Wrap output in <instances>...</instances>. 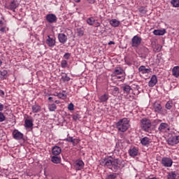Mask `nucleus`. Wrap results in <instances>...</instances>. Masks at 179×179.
Wrapping results in <instances>:
<instances>
[{"label": "nucleus", "instance_id": "c03bdc74", "mask_svg": "<svg viewBox=\"0 0 179 179\" xmlns=\"http://www.w3.org/2000/svg\"><path fill=\"white\" fill-rule=\"evenodd\" d=\"M64 58L65 59H69L71 58V53L69 52L65 53L64 55Z\"/></svg>", "mask_w": 179, "mask_h": 179}, {"label": "nucleus", "instance_id": "9b49d317", "mask_svg": "<svg viewBox=\"0 0 179 179\" xmlns=\"http://www.w3.org/2000/svg\"><path fill=\"white\" fill-rule=\"evenodd\" d=\"M74 167L77 171L83 170V167H85V163L80 159L76 160L74 164Z\"/></svg>", "mask_w": 179, "mask_h": 179}, {"label": "nucleus", "instance_id": "473e14b6", "mask_svg": "<svg viewBox=\"0 0 179 179\" xmlns=\"http://www.w3.org/2000/svg\"><path fill=\"white\" fill-rule=\"evenodd\" d=\"M117 176H118V173H113L107 175L106 176L105 179H115V178H117Z\"/></svg>", "mask_w": 179, "mask_h": 179}, {"label": "nucleus", "instance_id": "a211bd4d", "mask_svg": "<svg viewBox=\"0 0 179 179\" xmlns=\"http://www.w3.org/2000/svg\"><path fill=\"white\" fill-rule=\"evenodd\" d=\"M61 152H62V149L58 146H55L52 149V153L54 156H59V155H61Z\"/></svg>", "mask_w": 179, "mask_h": 179}, {"label": "nucleus", "instance_id": "4468645a", "mask_svg": "<svg viewBox=\"0 0 179 179\" xmlns=\"http://www.w3.org/2000/svg\"><path fill=\"white\" fill-rule=\"evenodd\" d=\"M17 6H19V5L15 1H10L9 4L6 3V8H7L8 9H10L11 10H13L14 12H15V9H16Z\"/></svg>", "mask_w": 179, "mask_h": 179}, {"label": "nucleus", "instance_id": "9d476101", "mask_svg": "<svg viewBox=\"0 0 179 179\" xmlns=\"http://www.w3.org/2000/svg\"><path fill=\"white\" fill-rule=\"evenodd\" d=\"M45 43L48 47L52 48L53 47H55V44L57 42L55 41V38H51L50 35H48Z\"/></svg>", "mask_w": 179, "mask_h": 179}, {"label": "nucleus", "instance_id": "aec40b11", "mask_svg": "<svg viewBox=\"0 0 179 179\" xmlns=\"http://www.w3.org/2000/svg\"><path fill=\"white\" fill-rule=\"evenodd\" d=\"M124 73V69L121 67H116L113 73V76H117V75H122Z\"/></svg>", "mask_w": 179, "mask_h": 179}, {"label": "nucleus", "instance_id": "7c9ffc66", "mask_svg": "<svg viewBox=\"0 0 179 179\" xmlns=\"http://www.w3.org/2000/svg\"><path fill=\"white\" fill-rule=\"evenodd\" d=\"M101 103H106L108 100V94H104L99 97Z\"/></svg>", "mask_w": 179, "mask_h": 179}, {"label": "nucleus", "instance_id": "ddd939ff", "mask_svg": "<svg viewBox=\"0 0 179 179\" xmlns=\"http://www.w3.org/2000/svg\"><path fill=\"white\" fill-rule=\"evenodd\" d=\"M138 71L141 72L142 75H146L148 73H152V69L150 68L146 69V66H141L138 68Z\"/></svg>", "mask_w": 179, "mask_h": 179}, {"label": "nucleus", "instance_id": "5fc2aeb1", "mask_svg": "<svg viewBox=\"0 0 179 179\" xmlns=\"http://www.w3.org/2000/svg\"><path fill=\"white\" fill-rule=\"evenodd\" d=\"M114 92H118V90H120V89L117 87H115L114 89H113Z\"/></svg>", "mask_w": 179, "mask_h": 179}, {"label": "nucleus", "instance_id": "4be33fe9", "mask_svg": "<svg viewBox=\"0 0 179 179\" xmlns=\"http://www.w3.org/2000/svg\"><path fill=\"white\" fill-rule=\"evenodd\" d=\"M109 23L112 27H118L120 26V22L117 19H112L109 21Z\"/></svg>", "mask_w": 179, "mask_h": 179}, {"label": "nucleus", "instance_id": "4d7b16f0", "mask_svg": "<svg viewBox=\"0 0 179 179\" xmlns=\"http://www.w3.org/2000/svg\"><path fill=\"white\" fill-rule=\"evenodd\" d=\"M111 44H115V43L114 41H110L108 45H111Z\"/></svg>", "mask_w": 179, "mask_h": 179}, {"label": "nucleus", "instance_id": "f8f14e48", "mask_svg": "<svg viewBox=\"0 0 179 179\" xmlns=\"http://www.w3.org/2000/svg\"><path fill=\"white\" fill-rule=\"evenodd\" d=\"M46 20L48 23H56L57 18L55 14H48L46 15Z\"/></svg>", "mask_w": 179, "mask_h": 179}, {"label": "nucleus", "instance_id": "dca6fc26", "mask_svg": "<svg viewBox=\"0 0 179 179\" xmlns=\"http://www.w3.org/2000/svg\"><path fill=\"white\" fill-rule=\"evenodd\" d=\"M153 109L155 113H157L158 114H160L163 110V107H162V105L157 102H155L153 103Z\"/></svg>", "mask_w": 179, "mask_h": 179}, {"label": "nucleus", "instance_id": "a878e982", "mask_svg": "<svg viewBox=\"0 0 179 179\" xmlns=\"http://www.w3.org/2000/svg\"><path fill=\"white\" fill-rule=\"evenodd\" d=\"M25 128H33V120L26 119L24 121Z\"/></svg>", "mask_w": 179, "mask_h": 179}, {"label": "nucleus", "instance_id": "2eb2a0df", "mask_svg": "<svg viewBox=\"0 0 179 179\" xmlns=\"http://www.w3.org/2000/svg\"><path fill=\"white\" fill-rule=\"evenodd\" d=\"M65 141H66V142H71L73 145V146H76V145H78V143H79L80 142V140L78 139V138H73V137L72 136H69L67 137Z\"/></svg>", "mask_w": 179, "mask_h": 179}, {"label": "nucleus", "instance_id": "0e129e2a", "mask_svg": "<svg viewBox=\"0 0 179 179\" xmlns=\"http://www.w3.org/2000/svg\"><path fill=\"white\" fill-rule=\"evenodd\" d=\"M1 108H3V105H1Z\"/></svg>", "mask_w": 179, "mask_h": 179}, {"label": "nucleus", "instance_id": "8fccbe9b", "mask_svg": "<svg viewBox=\"0 0 179 179\" xmlns=\"http://www.w3.org/2000/svg\"><path fill=\"white\" fill-rule=\"evenodd\" d=\"M6 30H8V28H6V27H3L1 29V31H2L3 33L6 31Z\"/></svg>", "mask_w": 179, "mask_h": 179}, {"label": "nucleus", "instance_id": "de8ad7c7", "mask_svg": "<svg viewBox=\"0 0 179 179\" xmlns=\"http://www.w3.org/2000/svg\"><path fill=\"white\" fill-rule=\"evenodd\" d=\"M5 121V115H3V113H1V122Z\"/></svg>", "mask_w": 179, "mask_h": 179}, {"label": "nucleus", "instance_id": "412c9836", "mask_svg": "<svg viewBox=\"0 0 179 179\" xmlns=\"http://www.w3.org/2000/svg\"><path fill=\"white\" fill-rule=\"evenodd\" d=\"M150 138L148 137H143L141 140V143L143 145V146H148V145H150Z\"/></svg>", "mask_w": 179, "mask_h": 179}, {"label": "nucleus", "instance_id": "2f4dec72", "mask_svg": "<svg viewBox=\"0 0 179 179\" xmlns=\"http://www.w3.org/2000/svg\"><path fill=\"white\" fill-rule=\"evenodd\" d=\"M96 22V19H94L93 17H90L87 19V23L89 24V26H93L94 23Z\"/></svg>", "mask_w": 179, "mask_h": 179}, {"label": "nucleus", "instance_id": "603ef678", "mask_svg": "<svg viewBox=\"0 0 179 179\" xmlns=\"http://www.w3.org/2000/svg\"><path fill=\"white\" fill-rule=\"evenodd\" d=\"M95 27H100V22H95Z\"/></svg>", "mask_w": 179, "mask_h": 179}, {"label": "nucleus", "instance_id": "69168bd1", "mask_svg": "<svg viewBox=\"0 0 179 179\" xmlns=\"http://www.w3.org/2000/svg\"><path fill=\"white\" fill-rule=\"evenodd\" d=\"M53 96H57V93H56V94H53Z\"/></svg>", "mask_w": 179, "mask_h": 179}, {"label": "nucleus", "instance_id": "bb28decb", "mask_svg": "<svg viewBox=\"0 0 179 179\" xmlns=\"http://www.w3.org/2000/svg\"><path fill=\"white\" fill-rule=\"evenodd\" d=\"M166 178L167 179H176V178H177V173H176V171H171V172L168 173V174L166 176Z\"/></svg>", "mask_w": 179, "mask_h": 179}, {"label": "nucleus", "instance_id": "3c124183", "mask_svg": "<svg viewBox=\"0 0 179 179\" xmlns=\"http://www.w3.org/2000/svg\"><path fill=\"white\" fill-rule=\"evenodd\" d=\"M48 101H50V103H52V101H54V98L52 96H49Z\"/></svg>", "mask_w": 179, "mask_h": 179}, {"label": "nucleus", "instance_id": "f03ea898", "mask_svg": "<svg viewBox=\"0 0 179 179\" xmlns=\"http://www.w3.org/2000/svg\"><path fill=\"white\" fill-rule=\"evenodd\" d=\"M140 127L145 132H150L152 122L148 118H143L140 122Z\"/></svg>", "mask_w": 179, "mask_h": 179}, {"label": "nucleus", "instance_id": "39448f33", "mask_svg": "<svg viewBox=\"0 0 179 179\" xmlns=\"http://www.w3.org/2000/svg\"><path fill=\"white\" fill-rule=\"evenodd\" d=\"M141 43H142V38L136 35L131 39V47L138 48L141 45Z\"/></svg>", "mask_w": 179, "mask_h": 179}, {"label": "nucleus", "instance_id": "393cba45", "mask_svg": "<svg viewBox=\"0 0 179 179\" xmlns=\"http://www.w3.org/2000/svg\"><path fill=\"white\" fill-rule=\"evenodd\" d=\"M122 90H123L124 93H126L127 94H129L131 92V90H132V88L129 85H123L122 87Z\"/></svg>", "mask_w": 179, "mask_h": 179}, {"label": "nucleus", "instance_id": "4c0bfd02", "mask_svg": "<svg viewBox=\"0 0 179 179\" xmlns=\"http://www.w3.org/2000/svg\"><path fill=\"white\" fill-rule=\"evenodd\" d=\"M56 97H59V99H64L66 97V94L59 92V93H57Z\"/></svg>", "mask_w": 179, "mask_h": 179}, {"label": "nucleus", "instance_id": "f704fd0d", "mask_svg": "<svg viewBox=\"0 0 179 179\" xmlns=\"http://www.w3.org/2000/svg\"><path fill=\"white\" fill-rule=\"evenodd\" d=\"M171 3L173 8H179V0H171Z\"/></svg>", "mask_w": 179, "mask_h": 179}, {"label": "nucleus", "instance_id": "338daca9", "mask_svg": "<svg viewBox=\"0 0 179 179\" xmlns=\"http://www.w3.org/2000/svg\"><path fill=\"white\" fill-rule=\"evenodd\" d=\"M0 121H1V112H0Z\"/></svg>", "mask_w": 179, "mask_h": 179}, {"label": "nucleus", "instance_id": "72a5a7b5", "mask_svg": "<svg viewBox=\"0 0 179 179\" xmlns=\"http://www.w3.org/2000/svg\"><path fill=\"white\" fill-rule=\"evenodd\" d=\"M165 108H166V110H171V108H173V101H169L168 102H166Z\"/></svg>", "mask_w": 179, "mask_h": 179}, {"label": "nucleus", "instance_id": "052dcab7", "mask_svg": "<svg viewBox=\"0 0 179 179\" xmlns=\"http://www.w3.org/2000/svg\"><path fill=\"white\" fill-rule=\"evenodd\" d=\"M148 179H157V178L153 177V178H149Z\"/></svg>", "mask_w": 179, "mask_h": 179}, {"label": "nucleus", "instance_id": "0eeeda50", "mask_svg": "<svg viewBox=\"0 0 179 179\" xmlns=\"http://www.w3.org/2000/svg\"><path fill=\"white\" fill-rule=\"evenodd\" d=\"M23 134L19 131V130L17 129H15L13 131V138H14V139H16V141H21V139L23 138Z\"/></svg>", "mask_w": 179, "mask_h": 179}, {"label": "nucleus", "instance_id": "423d86ee", "mask_svg": "<svg viewBox=\"0 0 179 179\" xmlns=\"http://www.w3.org/2000/svg\"><path fill=\"white\" fill-rule=\"evenodd\" d=\"M161 163L164 167H171L173 166V159L170 157H163Z\"/></svg>", "mask_w": 179, "mask_h": 179}, {"label": "nucleus", "instance_id": "ea45409f", "mask_svg": "<svg viewBox=\"0 0 179 179\" xmlns=\"http://www.w3.org/2000/svg\"><path fill=\"white\" fill-rule=\"evenodd\" d=\"M62 68H66L68 66V62L66 60H62L61 62Z\"/></svg>", "mask_w": 179, "mask_h": 179}, {"label": "nucleus", "instance_id": "37998d69", "mask_svg": "<svg viewBox=\"0 0 179 179\" xmlns=\"http://www.w3.org/2000/svg\"><path fill=\"white\" fill-rule=\"evenodd\" d=\"M138 12L140 13H146V10H145V7L142 6L138 8Z\"/></svg>", "mask_w": 179, "mask_h": 179}, {"label": "nucleus", "instance_id": "774afa93", "mask_svg": "<svg viewBox=\"0 0 179 179\" xmlns=\"http://www.w3.org/2000/svg\"><path fill=\"white\" fill-rule=\"evenodd\" d=\"M0 24H1V21H0Z\"/></svg>", "mask_w": 179, "mask_h": 179}, {"label": "nucleus", "instance_id": "7ed1b4c3", "mask_svg": "<svg viewBox=\"0 0 179 179\" xmlns=\"http://www.w3.org/2000/svg\"><path fill=\"white\" fill-rule=\"evenodd\" d=\"M122 160L120 159H113V162L112 163V166L110 168L112 171H118L121 167H124V165L122 164Z\"/></svg>", "mask_w": 179, "mask_h": 179}, {"label": "nucleus", "instance_id": "09e8293b", "mask_svg": "<svg viewBox=\"0 0 179 179\" xmlns=\"http://www.w3.org/2000/svg\"><path fill=\"white\" fill-rule=\"evenodd\" d=\"M87 1L88 2V3H96V0H87Z\"/></svg>", "mask_w": 179, "mask_h": 179}, {"label": "nucleus", "instance_id": "cd10ccee", "mask_svg": "<svg viewBox=\"0 0 179 179\" xmlns=\"http://www.w3.org/2000/svg\"><path fill=\"white\" fill-rule=\"evenodd\" d=\"M129 153L131 157H135L138 156V149L135 148L130 149Z\"/></svg>", "mask_w": 179, "mask_h": 179}, {"label": "nucleus", "instance_id": "6e6552de", "mask_svg": "<svg viewBox=\"0 0 179 179\" xmlns=\"http://www.w3.org/2000/svg\"><path fill=\"white\" fill-rule=\"evenodd\" d=\"M177 143H179V136L170 137L168 139V145H171V146H174V145H177Z\"/></svg>", "mask_w": 179, "mask_h": 179}, {"label": "nucleus", "instance_id": "49530a36", "mask_svg": "<svg viewBox=\"0 0 179 179\" xmlns=\"http://www.w3.org/2000/svg\"><path fill=\"white\" fill-rule=\"evenodd\" d=\"M73 120H74V121H78V120H79V116L78 115H74L73 116Z\"/></svg>", "mask_w": 179, "mask_h": 179}, {"label": "nucleus", "instance_id": "6ab92c4d", "mask_svg": "<svg viewBox=\"0 0 179 179\" xmlns=\"http://www.w3.org/2000/svg\"><path fill=\"white\" fill-rule=\"evenodd\" d=\"M167 128H169V124L162 122L159 126L158 131H159V132H164Z\"/></svg>", "mask_w": 179, "mask_h": 179}, {"label": "nucleus", "instance_id": "58836bf2", "mask_svg": "<svg viewBox=\"0 0 179 179\" xmlns=\"http://www.w3.org/2000/svg\"><path fill=\"white\" fill-rule=\"evenodd\" d=\"M62 80H63V82H69V80H71V78L68 76V75L64 74L62 76Z\"/></svg>", "mask_w": 179, "mask_h": 179}, {"label": "nucleus", "instance_id": "6e6d98bb", "mask_svg": "<svg viewBox=\"0 0 179 179\" xmlns=\"http://www.w3.org/2000/svg\"><path fill=\"white\" fill-rule=\"evenodd\" d=\"M55 103L56 104H60V103H61V101H59V100H56V101H55Z\"/></svg>", "mask_w": 179, "mask_h": 179}, {"label": "nucleus", "instance_id": "680f3d73", "mask_svg": "<svg viewBox=\"0 0 179 179\" xmlns=\"http://www.w3.org/2000/svg\"><path fill=\"white\" fill-rule=\"evenodd\" d=\"M62 93H64L65 94H66V91H62Z\"/></svg>", "mask_w": 179, "mask_h": 179}, {"label": "nucleus", "instance_id": "864d4df0", "mask_svg": "<svg viewBox=\"0 0 179 179\" xmlns=\"http://www.w3.org/2000/svg\"><path fill=\"white\" fill-rule=\"evenodd\" d=\"M117 79H122V80H124L125 79V77H124V76H117Z\"/></svg>", "mask_w": 179, "mask_h": 179}, {"label": "nucleus", "instance_id": "a18cd8bd", "mask_svg": "<svg viewBox=\"0 0 179 179\" xmlns=\"http://www.w3.org/2000/svg\"><path fill=\"white\" fill-rule=\"evenodd\" d=\"M83 34H84L83 30L80 29H78V34L80 37H82V36H83Z\"/></svg>", "mask_w": 179, "mask_h": 179}, {"label": "nucleus", "instance_id": "f3484780", "mask_svg": "<svg viewBox=\"0 0 179 179\" xmlns=\"http://www.w3.org/2000/svg\"><path fill=\"white\" fill-rule=\"evenodd\" d=\"M157 83V76H156V75H153L148 83V86L149 87H153L154 86H156Z\"/></svg>", "mask_w": 179, "mask_h": 179}, {"label": "nucleus", "instance_id": "b1692460", "mask_svg": "<svg viewBox=\"0 0 179 179\" xmlns=\"http://www.w3.org/2000/svg\"><path fill=\"white\" fill-rule=\"evenodd\" d=\"M153 34H155V36H164V34H166V29H155Z\"/></svg>", "mask_w": 179, "mask_h": 179}, {"label": "nucleus", "instance_id": "79ce46f5", "mask_svg": "<svg viewBox=\"0 0 179 179\" xmlns=\"http://www.w3.org/2000/svg\"><path fill=\"white\" fill-rule=\"evenodd\" d=\"M75 106H73V103H71L69 106H68V110H69V111H73Z\"/></svg>", "mask_w": 179, "mask_h": 179}, {"label": "nucleus", "instance_id": "13d9d810", "mask_svg": "<svg viewBox=\"0 0 179 179\" xmlns=\"http://www.w3.org/2000/svg\"><path fill=\"white\" fill-rule=\"evenodd\" d=\"M1 96H5V92L3 91H1Z\"/></svg>", "mask_w": 179, "mask_h": 179}, {"label": "nucleus", "instance_id": "c756f323", "mask_svg": "<svg viewBox=\"0 0 179 179\" xmlns=\"http://www.w3.org/2000/svg\"><path fill=\"white\" fill-rule=\"evenodd\" d=\"M41 111V107L38 105H34L32 106V113H36Z\"/></svg>", "mask_w": 179, "mask_h": 179}, {"label": "nucleus", "instance_id": "e2e57ef3", "mask_svg": "<svg viewBox=\"0 0 179 179\" xmlns=\"http://www.w3.org/2000/svg\"><path fill=\"white\" fill-rule=\"evenodd\" d=\"M1 24H5V22H2V21H1Z\"/></svg>", "mask_w": 179, "mask_h": 179}, {"label": "nucleus", "instance_id": "1a4fd4ad", "mask_svg": "<svg viewBox=\"0 0 179 179\" xmlns=\"http://www.w3.org/2000/svg\"><path fill=\"white\" fill-rule=\"evenodd\" d=\"M57 38L59 43H61V44H65L68 41V36L64 33L59 34Z\"/></svg>", "mask_w": 179, "mask_h": 179}, {"label": "nucleus", "instance_id": "e433bc0d", "mask_svg": "<svg viewBox=\"0 0 179 179\" xmlns=\"http://www.w3.org/2000/svg\"><path fill=\"white\" fill-rule=\"evenodd\" d=\"M1 79H6L8 78V71L3 70L1 73Z\"/></svg>", "mask_w": 179, "mask_h": 179}, {"label": "nucleus", "instance_id": "f257e3e1", "mask_svg": "<svg viewBox=\"0 0 179 179\" xmlns=\"http://www.w3.org/2000/svg\"><path fill=\"white\" fill-rule=\"evenodd\" d=\"M131 125L129 124V120L127 117L120 119L116 123V129L119 132H127V129H129Z\"/></svg>", "mask_w": 179, "mask_h": 179}, {"label": "nucleus", "instance_id": "c9c22d12", "mask_svg": "<svg viewBox=\"0 0 179 179\" xmlns=\"http://www.w3.org/2000/svg\"><path fill=\"white\" fill-rule=\"evenodd\" d=\"M50 111H55L57 110V105L55 103H51L48 105Z\"/></svg>", "mask_w": 179, "mask_h": 179}, {"label": "nucleus", "instance_id": "5701e85b", "mask_svg": "<svg viewBox=\"0 0 179 179\" xmlns=\"http://www.w3.org/2000/svg\"><path fill=\"white\" fill-rule=\"evenodd\" d=\"M172 75L174 78H179V66H176L172 69Z\"/></svg>", "mask_w": 179, "mask_h": 179}, {"label": "nucleus", "instance_id": "c85d7f7f", "mask_svg": "<svg viewBox=\"0 0 179 179\" xmlns=\"http://www.w3.org/2000/svg\"><path fill=\"white\" fill-rule=\"evenodd\" d=\"M51 162H52V163H55V164H58L61 163V158L59 157H57V155H55L52 157Z\"/></svg>", "mask_w": 179, "mask_h": 179}, {"label": "nucleus", "instance_id": "20e7f679", "mask_svg": "<svg viewBox=\"0 0 179 179\" xmlns=\"http://www.w3.org/2000/svg\"><path fill=\"white\" fill-rule=\"evenodd\" d=\"M113 162H114V159H113V157H109L108 158L101 159L100 161L99 164L101 166H103V167H108V169H111Z\"/></svg>", "mask_w": 179, "mask_h": 179}, {"label": "nucleus", "instance_id": "bf43d9fd", "mask_svg": "<svg viewBox=\"0 0 179 179\" xmlns=\"http://www.w3.org/2000/svg\"><path fill=\"white\" fill-rule=\"evenodd\" d=\"M75 2H76L77 3H79V2H80V0H74Z\"/></svg>", "mask_w": 179, "mask_h": 179}, {"label": "nucleus", "instance_id": "a19ab883", "mask_svg": "<svg viewBox=\"0 0 179 179\" xmlns=\"http://www.w3.org/2000/svg\"><path fill=\"white\" fill-rule=\"evenodd\" d=\"M162 46L160 45H157L155 48V51H157V52H160V51H162Z\"/></svg>", "mask_w": 179, "mask_h": 179}]
</instances>
